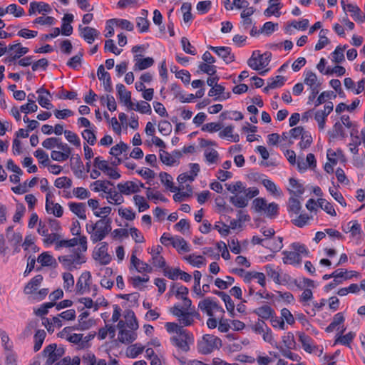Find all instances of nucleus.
Masks as SVG:
<instances>
[{
  "label": "nucleus",
  "instance_id": "nucleus-5",
  "mask_svg": "<svg viewBox=\"0 0 365 365\" xmlns=\"http://www.w3.org/2000/svg\"><path fill=\"white\" fill-rule=\"evenodd\" d=\"M78 30L81 37L88 44H91L100 34L97 29L90 26L82 27V26L80 25Z\"/></svg>",
  "mask_w": 365,
  "mask_h": 365
},
{
  "label": "nucleus",
  "instance_id": "nucleus-64",
  "mask_svg": "<svg viewBox=\"0 0 365 365\" xmlns=\"http://www.w3.org/2000/svg\"><path fill=\"white\" fill-rule=\"evenodd\" d=\"M301 139L302 140L299 142V145L302 150L309 148L312 143V137L307 132L302 135Z\"/></svg>",
  "mask_w": 365,
  "mask_h": 365
},
{
  "label": "nucleus",
  "instance_id": "nucleus-50",
  "mask_svg": "<svg viewBox=\"0 0 365 365\" xmlns=\"http://www.w3.org/2000/svg\"><path fill=\"white\" fill-rule=\"evenodd\" d=\"M83 138L91 145H93L96 141V136L94 132L91 129L84 130L82 133Z\"/></svg>",
  "mask_w": 365,
  "mask_h": 365
},
{
  "label": "nucleus",
  "instance_id": "nucleus-57",
  "mask_svg": "<svg viewBox=\"0 0 365 365\" xmlns=\"http://www.w3.org/2000/svg\"><path fill=\"white\" fill-rule=\"evenodd\" d=\"M158 130L163 135H168L172 131V125L168 120H161L158 124Z\"/></svg>",
  "mask_w": 365,
  "mask_h": 365
},
{
  "label": "nucleus",
  "instance_id": "nucleus-63",
  "mask_svg": "<svg viewBox=\"0 0 365 365\" xmlns=\"http://www.w3.org/2000/svg\"><path fill=\"white\" fill-rule=\"evenodd\" d=\"M255 212H259L265 210L267 201L262 197L255 198L252 202Z\"/></svg>",
  "mask_w": 365,
  "mask_h": 365
},
{
  "label": "nucleus",
  "instance_id": "nucleus-46",
  "mask_svg": "<svg viewBox=\"0 0 365 365\" xmlns=\"http://www.w3.org/2000/svg\"><path fill=\"white\" fill-rule=\"evenodd\" d=\"M185 259L193 267H196L200 268L202 264H203V257L201 255L198 256H194V255H189L185 257Z\"/></svg>",
  "mask_w": 365,
  "mask_h": 365
},
{
  "label": "nucleus",
  "instance_id": "nucleus-52",
  "mask_svg": "<svg viewBox=\"0 0 365 365\" xmlns=\"http://www.w3.org/2000/svg\"><path fill=\"white\" fill-rule=\"evenodd\" d=\"M181 45L182 50L185 53L193 56L196 54L195 48L191 45L189 40L186 37H182L181 38Z\"/></svg>",
  "mask_w": 365,
  "mask_h": 365
},
{
  "label": "nucleus",
  "instance_id": "nucleus-53",
  "mask_svg": "<svg viewBox=\"0 0 365 365\" xmlns=\"http://www.w3.org/2000/svg\"><path fill=\"white\" fill-rule=\"evenodd\" d=\"M278 27L277 23H273L272 21H267L264 24L262 28L259 30V32L265 33L267 35H270L273 33Z\"/></svg>",
  "mask_w": 365,
  "mask_h": 365
},
{
  "label": "nucleus",
  "instance_id": "nucleus-44",
  "mask_svg": "<svg viewBox=\"0 0 365 365\" xmlns=\"http://www.w3.org/2000/svg\"><path fill=\"white\" fill-rule=\"evenodd\" d=\"M64 135L66 140L73 145L76 147H79L81 145L80 139L75 133L66 130H64Z\"/></svg>",
  "mask_w": 365,
  "mask_h": 365
},
{
  "label": "nucleus",
  "instance_id": "nucleus-29",
  "mask_svg": "<svg viewBox=\"0 0 365 365\" xmlns=\"http://www.w3.org/2000/svg\"><path fill=\"white\" fill-rule=\"evenodd\" d=\"M327 31V30L321 29L319 35V39L314 47V49L316 51H319L322 49L324 46H326L330 43L329 39L325 36Z\"/></svg>",
  "mask_w": 365,
  "mask_h": 365
},
{
  "label": "nucleus",
  "instance_id": "nucleus-6",
  "mask_svg": "<svg viewBox=\"0 0 365 365\" xmlns=\"http://www.w3.org/2000/svg\"><path fill=\"white\" fill-rule=\"evenodd\" d=\"M198 307L205 312L209 317H213V309L220 310L224 312L223 309L220 307L215 302L212 301L210 298L205 299L198 304Z\"/></svg>",
  "mask_w": 365,
  "mask_h": 365
},
{
  "label": "nucleus",
  "instance_id": "nucleus-7",
  "mask_svg": "<svg viewBox=\"0 0 365 365\" xmlns=\"http://www.w3.org/2000/svg\"><path fill=\"white\" fill-rule=\"evenodd\" d=\"M91 278L90 272H84L81 274L76 283V293L78 294H83L86 289H90L89 281Z\"/></svg>",
  "mask_w": 365,
  "mask_h": 365
},
{
  "label": "nucleus",
  "instance_id": "nucleus-32",
  "mask_svg": "<svg viewBox=\"0 0 365 365\" xmlns=\"http://www.w3.org/2000/svg\"><path fill=\"white\" fill-rule=\"evenodd\" d=\"M346 6L349 11L351 13V16L355 21H359L361 22L364 21L365 16H361V10L357 6L349 4Z\"/></svg>",
  "mask_w": 365,
  "mask_h": 365
},
{
  "label": "nucleus",
  "instance_id": "nucleus-38",
  "mask_svg": "<svg viewBox=\"0 0 365 365\" xmlns=\"http://www.w3.org/2000/svg\"><path fill=\"white\" fill-rule=\"evenodd\" d=\"M128 149V145L123 142H120L118 144L113 146L109 153L113 156H118L123 152H125Z\"/></svg>",
  "mask_w": 365,
  "mask_h": 365
},
{
  "label": "nucleus",
  "instance_id": "nucleus-33",
  "mask_svg": "<svg viewBox=\"0 0 365 365\" xmlns=\"http://www.w3.org/2000/svg\"><path fill=\"white\" fill-rule=\"evenodd\" d=\"M198 68L199 70L197 71V73L201 71L210 76H214L217 72V68L215 66L205 63H200Z\"/></svg>",
  "mask_w": 365,
  "mask_h": 365
},
{
  "label": "nucleus",
  "instance_id": "nucleus-37",
  "mask_svg": "<svg viewBox=\"0 0 365 365\" xmlns=\"http://www.w3.org/2000/svg\"><path fill=\"white\" fill-rule=\"evenodd\" d=\"M289 181L290 185L293 188L296 189L295 191L289 190V192L291 193L294 194V195H296L297 197H299L300 195H302L304 193V188L303 185L302 184L299 183L296 179L290 178Z\"/></svg>",
  "mask_w": 365,
  "mask_h": 365
},
{
  "label": "nucleus",
  "instance_id": "nucleus-14",
  "mask_svg": "<svg viewBox=\"0 0 365 365\" xmlns=\"http://www.w3.org/2000/svg\"><path fill=\"white\" fill-rule=\"evenodd\" d=\"M43 276L41 274L36 275L24 287V293L26 294H33L38 289V286L43 281Z\"/></svg>",
  "mask_w": 365,
  "mask_h": 365
},
{
  "label": "nucleus",
  "instance_id": "nucleus-54",
  "mask_svg": "<svg viewBox=\"0 0 365 365\" xmlns=\"http://www.w3.org/2000/svg\"><path fill=\"white\" fill-rule=\"evenodd\" d=\"M327 113H322V110H319L315 113L314 119L318 123L319 128L323 130L326 123Z\"/></svg>",
  "mask_w": 365,
  "mask_h": 365
},
{
  "label": "nucleus",
  "instance_id": "nucleus-61",
  "mask_svg": "<svg viewBox=\"0 0 365 365\" xmlns=\"http://www.w3.org/2000/svg\"><path fill=\"white\" fill-rule=\"evenodd\" d=\"M160 151L162 153H160V159L163 164L171 166L175 163V160L170 156L169 153L163 150Z\"/></svg>",
  "mask_w": 365,
  "mask_h": 365
},
{
  "label": "nucleus",
  "instance_id": "nucleus-16",
  "mask_svg": "<svg viewBox=\"0 0 365 365\" xmlns=\"http://www.w3.org/2000/svg\"><path fill=\"white\" fill-rule=\"evenodd\" d=\"M37 261L38 263H41V266L43 267H57V262L56 259L47 252L41 253L38 257Z\"/></svg>",
  "mask_w": 365,
  "mask_h": 365
},
{
  "label": "nucleus",
  "instance_id": "nucleus-27",
  "mask_svg": "<svg viewBox=\"0 0 365 365\" xmlns=\"http://www.w3.org/2000/svg\"><path fill=\"white\" fill-rule=\"evenodd\" d=\"M93 185H96L93 190L94 192L103 191L105 193L110 192L111 189H108L106 185H113V183L109 180H96L92 183Z\"/></svg>",
  "mask_w": 365,
  "mask_h": 365
},
{
  "label": "nucleus",
  "instance_id": "nucleus-49",
  "mask_svg": "<svg viewBox=\"0 0 365 365\" xmlns=\"http://www.w3.org/2000/svg\"><path fill=\"white\" fill-rule=\"evenodd\" d=\"M275 347L280 351L281 354L284 356H285V357H287V358H288V359H291L292 361H298L299 360V359H300L299 356L297 354H295L291 352L290 349H284L282 346L277 345V343L275 344Z\"/></svg>",
  "mask_w": 365,
  "mask_h": 365
},
{
  "label": "nucleus",
  "instance_id": "nucleus-55",
  "mask_svg": "<svg viewBox=\"0 0 365 365\" xmlns=\"http://www.w3.org/2000/svg\"><path fill=\"white\" fill-rule=\"evenodd\" d=\"M181 10L183 12V21L187 23L192 19L191 14V4L190 3H183L181 6Z\"/></svg>",
  "mask_w": 365,
  "mask_h": 365
},
{
  "label": "nucleus",
  "instance_id": "nucleus-43",
  "mask_svg": "<svg viewBox=\"0 0 365 365\" xmlns=\"http://www.w3.org/2000/svg\"><path fill=\"white\" fill-rule=\"evenodd\" d=\"M72 256L69 255H63L59 256L58 259V261L63 264V267L69 271H73L76 267L73 264L72 262Z\"/></svg>",
  "mask_w": 365,
  "mask_h": 365
},
{
  "label": "nucleus",
  "instance_id": "nucleus-10",
  "mask_svg": "<svg viewBox=\"0 0 365 365\" xmlns=\"http://www.w3.org/2000/svg\"><path fill=\"white\" fill-rule=\"evenodd\" d=\"M74 16L71 14H66L62 19V25L61 29H60V33L62 35L69 36L73 33V26L71 25V23L73 21Z\"/></svg>",
  "mask_w": 365,
  "mask_h": 365
},
{
  "label": "nucleus",
  "instance_id": "nucleus-41",
  "mask_svg": "<svg viewBox=\"0 0 365 365\" xmlns=\"http://www.w3.org/2000/svg\"><path fill=\"white\" fill-rule=\"evenodd\" d=\"M279 205L275 202H271L265 207L264 210L267 216L269 218H274L278 215Z\"/></svg>",
  "mask_w": 365,
  "mask_h": 365
},
{
  "label": "nucleus",
  "instance_id": "nucleus-4",
  "mask_svg": "<svg viewBox=\"0 0 365 365\" xmlns=\"http://www.w3.org/2000/svg\"><path fill=\"white\" fill-rule=\"evenodd\" d=\"M172 344L183 352H187L190 350V345L194 343L193 335H188L186 338H180L178 336H173L170 338Z\"/></svg>",
  "mask_w": 365,
  "mask_h": 365
},
{
  "label": "nucleus",
  "instance_id": "nucleus-40",
  "mask_svg": "<svg viewBox=\"0 0 365 365\" xmlns=\"http://www.w3.org/2000/svg\"><path fill=\"white\" fill-rule=\"evenodd\" d=\"M194 286H193V291L200 297L203 296V294L202 293L201 289H200V279L202 277L201 272L198 270H195L194 272Z\"/></svg>",
  "mask_w": 365,
  "mask_h": 365
},
{
  "label": "nucleus",
  "instance_id": "nucleus-28",
  "mask_svg": "<svg viewBox=\"0 0 365 365\" xmlns=\"http://www.w3.org/2000/svg\"><path fill=\"white\" fill-rule=\"evenodd\" d=\"M319 203V206L324 210L327 214L331 216H336V212L333 207V205L328 202L327 200L323 198H319L317 200Z\"/></svg>",
  "mask_w": 365,
  "mask_h": 365
},
{
  "label": "nucleus",
  "instance_id": "nucleus-59",
  "mask_svg": "<svg viewBox=\"0 0 365 365\" xmlns=\"http://www.w3.org/2000/svg\"><path fill=\"white\" fill-rule=\"evenodd\" d=\"M63 288L68 291L70 287L74 285V278L72 274L70 272H65L63 274Z\"/></svg>",
  "mask_w": 365,
  "mask_h": 365
},
{
  "label": "nucleus",
  "instance_id": "nucleus-36",
  "mask_svg": "<svg viewBox=\"0 0 365 365\" xmlns=\"http://www.w3.org/2000/svg\"><path fill=\"white\" fill-rule=\"evenodd\" d=\"M172 245L175 248H178L180 247V250L182 252H187L190 251V247L187 243V242L182 237H177L174 238L172 242Z\"/></svg>",
  "mask_w": 365,
  "mask_h": 365
},
{
  "label": "nucleus",
  "instance_id": "nucleus-19",
  "mask_svg": "<svg viewBox=\"0 0 365 365\" xmlns=\"http://www.w3.org/2000/svg\"><path fill=\"white\" fill-rule=\"evenodd\" d=\"M34 98L35 95L33 93H30L28 96V103L26 104L21 106L20 110L26 114L29 112H36L38 109V106L34 101Z\"/></svg>",
  "mask_w": 365,
  "mask_h": 365
},
{
  "label": "nucleus",
  "instance_id": "nucleus-47",
  "mask_svg": "<svg viewBox=\"0 0 365 365\" xmlns=\"http://www.w3.org/2000/svg\"><path fill=\"white\" fill-rule=\"evenodd\" d=\"M271 56L272 53L270 52H265L263 54H260L259 52H258L257 58L259 61V69L268 66L271 60Z\"/></svg>",
  "mask_w": 365,
  "mask_h": 365
},
{
  "label": "nucleus",
  "instance_id": "nucleus-17",
  "mask_svg": "<svg viewBox=\"0 0 365 365\" xmlns=\"http://www.w3.org/2000/svg\"><path fill=\"white\" fill-rule=\"evenodd\" d=\"M282 254L284 255L283 257V262L284 264H300L302 261L301 256L298 252L284 251Z\"/></svg>",
  "mask_w": 365,
  "mask_h": 365
},
{
  "label": "nucleus",
  "instance_id": "nucleus-21",
  "mask_svg": "<svg viewBox=\"0 0 365 365\" xmlns=\"http://www.w3.org/2000/svg\"><path fill=\"white\" fill-rule=\"evenodd\" d=\"M189 289L182 285L178 286V284H173L170 287V293H174L177 298H185L188 294Z\"/></svg>",
  "mask_w": 365,
  "mask_h": 365
},
{
  "label": "nucleus",
  "instance_id": "nucleus-51",
  "mask_svg": "<svg viewBox=\"0 0 365 365\" xmlns=\"http://www.w3.org/2000/svg\"><path fill=\"white\" fill-rule=\"evenodd\" d=\"M302 208L299 200L297 198L291 197L289 199V211L298 214Z\"/></svg>",
  "mask_w": 365,
  "mask_h": 365
},
{
  "label": "nucleus",
  "instance_id": "nucleus-22",
  "mask_svg": "<svg viewBox=\"0 0 365 365\" xmlns=\"http://www.w3.org/2000/svg\"><path fill=\"white\" fill-rule=\"evenodd\" d=\"M46 333L43 329H38L34 335V351L37 352L41 348L42 344L45 339Z\"/></svg>",
  "mask_w": 365,
  "mask_h": 365
},
{
  "label": "nucleus",
  "instance_id": "nucleus-24",
  "mask_svg": "<svg viewBox=\"0 0 365 365\" xmlns=\"http://www.w3.org/2000/svg\"><path fill=\"white\" fill-rule=\"evenodd\" d=\"M299 340L302 343L304 351L308 353H312L314 349L316 348V346H311L312 338L304 333H299Z\"/></svg>",
  "mask_w": 365,
  "mask_h": 365
},
{
  "label": "nucleus",
  "instance_id": "nucleus-34",
  "mask_svg": "<svg viewBox=\"0 0 365 365\" xmlns=\"http://www.w3.org/2000/svg\"><path fill=\"white\" fill-rule=\"evenodd\" d=\"M154 63V60L151 57H147L143 59H139L135 65V67L138 70H145L150 66H152Z\"/></svg>",
  "mask_w": 365,
  "mask_h": 365
},
{
  "label": "nucleus",
  "instance_id": "nucleus-23",
  "mask_svg": "<svg viewBox=\"0 0 365 365\" xmlns=\"http://www.w3.org/2000/svg\"><path fill=\"white\" fill-rule=\"evenodd\" d=\"M344 320L345 319L341 312L336 314L333 318V321L329 324L328 327H326V332H332L334 330V329L339 324H342L344 322Z\"/></svg>",
  "mask_w": 365,
  "mask_h": 365
},
{
  "label": "nucleus",
  "instance_id": "nucleus-30",
  "mask_svg": "<svg viewBox=\"0 0 365 365\" xmlns=\"http://www.w3.org/2000/svg\"><path fill=\"white\" fill-rule=\"evenodd\" d=\"M110 23H115L118 26L128 31H132L134 29L133 24L126 19H112L108 20Z\"/></svg>",
  "mask_w": 365,
  "mask_h": 365
},
{
  "label": "nucleus",
  "instance_id": "nucleus-13",
  "mask_svg": "<svg viewBox=\"0 0 365 365\" xmlns=\"http://www.w3.org/2000/svg\"><path fill=\"white\" fill-rule=\"evenodd\" d=\"M70 210L81 220H86V204L83 202H69Z\"/></svg>",
  "mask_w": 365,
  "mask_h": 365
},
{
  "label": "nucleus",
  "instance_id": "nucleus-39",
  "mask_svg": "<svg viewBox=\"0 0 365 365\" xmlns=\"http://www.w3.org/2000/svg\"><path fill=\"white\" fill-rule=\"evenodd\" d=\"M82 57L83 52L80 51L78 54L71 57L66 63V65L73 69H77L81 64Z\"/></svg>",
  "mask_w": 365,
  "mask_h": 365
},
{
  "label": "nucleus",
  "instance_id": "nucleus-25",
  "mask_svg": "<svg viewBox=\"0 0 365 365\" xmlns=\"http://www.w3.org/2000/svg\"><path fill=\"white\" fill-rule=\"evenodd\" d=\"M144 349H145V346H143L141 344L136 343L135 344H133L128 348L127 356L132 359H135L139 354L143 353Z\"/></svg>",
  "mask_w": 365,
  "mask_h": 365
},
{
  "label": "nucleus",
  "instance_id": "nucleus-20",
  "mask_svg": "<svg viewBox=\"0 0 365 365\" xmlns=\"http://www.w3.org/2000/svg\"><path fill=\"white\" fill-rule=\"evenodd\" d=\"M344 331L345 329L341 331V334H339L338 337L335 339L334 344L340 343L343 345L349 346L350 343L352 341L356 334L353 331H349L346 334L342 336L341 334Z\"/></svg>",
  "mask_w": 365,
  "mask_h": 365
},
{
  "label": "nucleus",
  "instance_id": "nucleus-48",
  "mask_svg": "<svg viewBox=\"0 0 365 365\" xmlns=\"http://www.w3.org/2000/svg\"><path fill=\"white\" fill-rule=\"evenodd\" d=\"M78 238H72L71 240H62L56 242V249H58L62 247H73L78 244Z\"/></svg>",
  "mask_w": 365,
  "mask_h": 365
},
{
  "label": "nucleus",
  "instance_id": "nucleus-31",
  "mask_svg": "<svg viewBox=\"0 0 365 365\" xmlns=\"http://www.w3.org/2000/svg\"><path fill=\"white\" fill-rule=\"evenodd\" d=\"M106 237L105 228L103 225H99L96 227V232L91 235V240L93 243L103 240Z\"/></svg>",
  "mask_w": 365,
  "mask_h": 365
},
{
  "label": "nucleus",
  "instance_id": "nucleus-15",
  "mask_svg": "<svg viewBox=\"0 0 365 365\" xmlns=\"http://www.w3.org/2000/svg\"><path fill=\"white\" fill-rule=\"evenodd\" d=\"M137 339V333L132 330H120L118 340L123 344H130Z\"/></svg>",
  "mask_w": 365,
  "mask_h": 365
},
{
  "label": "nucleus",
  "instance_id": "nucleus-9",
  "mask_svg": "<svg viewBox=\"0 0 365 365\" xmlns=\"http://www.w3.org/2000/svg\"><path fill=\"white\" fill-rule=\"evenodd\" d=\"M108 243L103 242L98 251L93 254L96 260L99 259L101 264H108L111 260V256L108 254Z\"/></svg>",
  "mask_w": 365,
  "mask_h": 365
},
{
  "label": "nucleus",
  "instance_id": "nucleus-58",
  "mask_svg": "<svg viewBox=\"0 0 365 365\" xmlns=\"http://www.w3.org/2000/svg\"><path fill=\"white\" fill-rule=\"evenodd\" d=\"M8 13L14 14L15 17H21L24 14V10L23 8L18 6L15 4H11L7 7Z\"/></svg>",
  "mask_w": 365,
  "mask_h": 365
},
{
  "label": "nucleus",
  "instance_id": "nucleus-35",
  "mask_svg": "<svg viewBox=\"0 0 365 365\" xmlns=\"http://www.w3.org/2000/svg\"><path fill=\"white\" fill-rule=\"evenodd\" d=\"M230 201L232 205L239 208L245 207L248 204V200L246 196H232L230 197Z\"/></svg>",
  "mask_w": 365,
  "mask_h": 365
},
{
  "label": "nucleus",
  "instance_id": "nucleus-18",
  "mask_svg": "<svg viewBox=\"0 0 365 365\" xmlns=\"http://www.w3.org/2000/svg\"><path fill=\"white\" fill-rule=\"evenodd\" d=\"M159 177L160 178L161 182L168 188H169L172 192H175L176 191H179L180 190V188L173 186V178L170 174L165 172H161L159 175Z\"/></svg>",
  "mask_w": 365,
  "mask_h": 365
},
{
  "label": "nucleus",
  "instance_id": "nucleus-56",
  "mask_svg": "<svg viewBox=\"0 0 365 365\" xmlns=\"http://www.w3.org/2000/svg\"><path fill=\"white\" fill-rule=\"evenodd\" d=\"M181 269L178 267L174 269H170L168 267L165 268L163 270L164 275L172 280H175L180 276Z\"/></svg>",
  "mask_w": 365,
  "mask_h": 365
},
{
  "label": "nucleus",
  "instance_id": "nucleus-8",
  "mask_svg": "<svg viewBox=\"0 0 365 365\" xmlns=\"http://www.w3.org/2000/svg\"><path fill=\"white\" fill-rule=\"evenodd\" d=\"M117 188L121 195H129L132 193H138L140 192L139 186L134 181H126L124 183H118Z\"/></svg>",
  "mask_w": 365,
  "mask_h": 365
},
{
  "label": "nucleus",
  "instance_id": "nucleus-26",
  "mask_svg": "<svg viewBox=\"0 0 365 365\" xmlns=\"http://www.w3.org/2000/svg\"><path fill=\"white\" fill-rule=\"evenodd\" d=\"M330 138H336L338 136H341L342 138H345L344 129L342 124L340 122H336L333 126L331 130L328 132Z\"/></svg>",
  "mask_w": 365,
  "mask_h": 365
},
{
  "label": "nucleus",
  "instance_id": "nucleus-12",
  "mask_svg": "<svg viewBox=\"0 0 365 365\" xmlns=\"http://www.w3.org/2000/svg\"><path fill=\"white\" fill-rule=\"evenodd\" d=\"M36 11L38 13H50L51 11V7L48 4L44 2L33 1L30 4L29 14V15H32Z\"/></svg>",
  "mask_w": 365,
  "mask_h": 365
},
{
  "label": "nucleus",
  "instance_id": "nucleus-60",
  "mask_svg": "<svg viewBox=\"0 0 365 365\" xmlns=\"http://www.w3.org/2000/svg\"><path fill=\"white\" fill-rule=\"evenodd\" d=\"M60 140L61 138H48L42 142V146L46 149L50 150L55 146L58 147V143H59Z\"/></svg>",
  "mask_w": 365,
  "mask_h": 365
},
{
  "label": "nucleus",
  "instance_id": "nucleus-11",
  "mask_svg": "<svg viewBox=\"0 0 365 365\" xmlns=\"http://www.w3.org/2000/svg\"><path fill=\"white\" fill-rule=\"evenodd\" d=\"M253 313L262 319H269L275 314L274 310L269 305L265 304L253 310Z\"/></svg>",
  "mask_w": 365,
  "mask_h": 365
},
{
  "label": "nucleus",
  "instance_id": "nucleus-42",
  "mask_svg": "<svg viewBox=\"0 0 365 365\" xmlns=\"http://www.w3.org/2000/svg\"><path fill=\"white\" fill-rule=\"evenodd\" d=\"M133 200L135 204L138 207V212L145 211L150 207L149 204L143 196L136 195L133 197Z\"/></svg>",
  "mask_w": 365,
  "mask_h": 365
},
{
  "label": "nucleus",
  "instance_id": "nucleus-2",
  "mask_svg": "<svg viewBox=\"0 0 365 365\" xmlns=\"http://www.w3.org/2000/svg\"><path fill=\"white\" fill-rule=\"evenodd\" d=\"M65 354L63 347L57 348L56 344H51L46 346L42 351V355L46 357L45 365H52L56 362Z\"/></svg>",
  "mask_w": 365,
  "mask_h": 365
},
{
  "label": "nucleus",
  "instance_id": "nucleus-1",
  "mask_svg": "<svg viewBox=\"0 0 365 365\" xmlns=\"http://www.w3.org/2000/svg\"><path fill=\"white\" fill-rule=\"evenodd\" d=\"M222 345V340L219 337L213 334H204L197 341V349L201 354L207 355L215 349H220Z\"/></svg>",
  "mask_w": 365,
  "mask_h": 365
},
{
  "label": "nucleus",
  "instance_id": "nucleus-62",
  "mask_svg": "<svg viewBox=\"0 0 365 365\" xmlns=\"http://www.w3.org/2000/svg\"><path fill=\"white\" fill-rule=\"evenodd\" d=\"M137 26L140 32H147L149 30L150 23L145 17H138L136 19Z\"/></svg>",
  "mask_w": 365,
  "mask_h": 365
},
{
  "label": "nucleus",
  "instance_id": "nucleus-3",
  "mask_svg": "<svg viewBox=\"0 0 365 365\" xmlns=\"http://www.w3.org/2000/svg\"><path fill=\"white\" fill-rule=\"evenodd\" d=\"M207 48L215 52L219 57L222 58L226 64H229L235 60V54L232 53L230 47L209 46Z\"/></svg>",
  "mask_w": 365,
  "mask_h": 365
},
{
  "label": "nucleus",
  "instance_id": "nucleus-45",
  "mask_svg": "<svg viewBox=\"0 0 365 365\" xmlns=\"http://www.w3.org/2000/svg\"><path fill=\"white\" fill-rule=\"evenodd\" d=\"M282 342L288 349H293L295 347L296 342L294 341V334L292 332H288L287 335L282 337Z\"/></svg>",
  "mask_w": 365,
  "mask_h": 365
}]
</instances>
